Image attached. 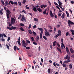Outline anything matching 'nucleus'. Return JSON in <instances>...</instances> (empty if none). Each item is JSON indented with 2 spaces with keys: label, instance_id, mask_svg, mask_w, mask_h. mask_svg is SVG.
<instances>
[{
  "label": "nucleus",
  "instance_id": "79ce46f5",
  "mask_svg": "<svg viewBox=\"0 0 74 74\" xmlns=\"http://www.w3.org/2000/svg\"><path fill=\"white\" fill-rule=\"evenodd\" d=\"M33 44L36 45H37V43H36L35 42H33Z\"/></svg>",
  "mask_w": 74,
  "mask_h": 74
},
{
  "label": "nucleus",
  "instance_id": "7ed1b4c3",
  "mask_svg": "<svg viewBox=\"0 0 74 74\" xmlns=\"http://www.w3.org/2000/svg\"><path fill=\"white\" fill-rule=\"evenodd\" d=\"M68 23L69 27H71V26H72L73 25H74V23H73V22L70 21V20H68Z\"/></svg>",
  "mask_w": 74,
  "mask_h": 74
},
{
  "label": "nucleus",
  "instance_id": "58836bf2",
  "mask_svg": "<svg viewBox=\"0 0 74 74\" xmlns=\"http://www.w3.org/2000/svg\"><path fill=\"white\" fill-rule=\"evenodd\" d=\"M34 20L35 21H38V19L37 18H34Z\"/></svg>",
  "mask_w": 74,
  "mask_h": 74
},
{
  "label": "nucleus",
  "instance_id": "49530a36",
  "mask_svg": "<svg viewBox=\"0 0 74 74\" xmlns=\"http://www.w3.org/2000/svg\"><path fill=\"white\" fill-rule=\"evenodd\" d=\"M2 34H3V36L4 37H7V36H6V35L4 33H3Z\"/></svg>",
  "mask_w": 74,
  "mask_h": 74
},
{
  "label": "nucleus",
  "instance_id": "1a4fd4ad",
  "mask_svg": "<svg viewBox=\"0 0 74 74\" xmlns=\"http://www.w3.org/2000/svg\"><path fill=\"white\" fill-rule=\"evenodd\" d=\"M58 34L60 36H61V35H62V32L60 31V30H58Z\"/></svg>",
  "mask_w": 74,
  "mask_h": 74
},
{
  "label": "nucleus",
  "instance_id": "0eeeda50",
  "mask_svg": "<svg viewBox=\"0 0 74 74\" xmlns=\"http://www.w3.org/2000/svg\"><path fill=\"white\" fill-rule=\"evenodd\" d=\"M65 59H67V60H70V57L69 56V55H67L64 58Z\"/></svg>",
  "mask_w": 74,
  "mask_h": 74
},
{
  "label": "nucleus",
  "instance_id": "ea45409f",
  "mask_svg": "<svg viewBox=\"0 0 74 74\" xmlns=\"http://www.w3.org/2000/svg\"><path fill=\"white\" fill-rule=\"evenodd\" d=\"M10 3H11V4H12V5H13V4H14V2H13V1H10Z\"/></svg>",
  "mask_w": 74,
  "mask_h": 74
},
{
  "label": "nucleus",
  "instance_id": "a211bd4d",
  "mask_svg": "<svg viewBox=\"0 0 74 74\" xmlns=\"http://www.w3.org/2000/svg\"><path fill=\"white\" fill-rule=\"evenodd\" d=\"M20 30H21L22 32H23L24 31V29H23V28L22 27H21L19 28Z\"/></svg>",
  "mask_w": 74,
  "mask_h": 74
},
{
  "label": "nucleus",
  "instance_id": "e433bc0d",
  "mask_svg": "<svg viewBox=\"0 0 74 74\" xmlns=\"http://www.w3.org/2000/svg\"><path fill=\"white\" fill-rule=\"evenodd\" d=\"M69 68L70 69H72V64H70L69 65Z\"/></svg>",
  "mask_w": 74,
  "mask_h": 74
},
{
  "label": "nucleus",
  "instance_id": "6e6552de",
  "mask_svg": "<svg viewBox=\"0 0 74 74\" xmlns=\"http://www.w3.org/2000/svg\"><path fill=\"white\" fill-rule=\"evenodd\" d=\"M58 4L59 5L58 6H60L62 5V3L59 0H58Z\"/></svg>",
  "mask_w": 74,
  "mask_h": 74
},
{
  "label": "nucleus",
  "instance_id": "c03bdc74",
  "mask_svg": "<svg viewBox=\"0 0 74 74\" xmlns=\"http://www.w3.org/2000/svg\"><path fill=\"white\" fill-rule=\"evenodd\" d=\"M6 46L8 49H10V47H9V46H8L7 44H6Z\"/></svg>",
  "mask_w": 74,
  "mask_h": 74
},
{
  "label": "nucleus",
  "instance_id": "c85d7f7f",
  "mask_svg": "<svg viewBox=\"0 0 74 74\" xmlns=\"http://www.w3.org/2000/svg\"><path fill=\"white\" fill-rule=\"evenodd\" d=\"M5 4H6L7 5H8L9 4L8 2V1H5Z\"/></svg>",
  "mask_w": 74,
  "mask_h": 74
},
{
  "label": "nucleus",
  "instance_id": "8fccbe9b",
  "mask_svg": "<svg viewBox=\"0 0 74 74\" xmlns=\"http://www.w3.org/2000/svg\"><path fill=\"white\" fill-rule=\"evenodd\" d=\"M49 26V28H50V29H53V28H52V27L51 26Z\"/></svg>",
  "mask_w": 74,
  "mask_h": 74
},
{
  "label": "nucleus",
  "instance_id": "412c9836",
  "mask_svg": "<svg viewBox=\"0 0 74 74\" xmlns=\"http://www.w3.org/2000/svg\"><path fill=\"white\" fill-rule=\"evenodd\" d=\"M40 38L41 39L42 38V34L40 33Z\"/></svg>",
  "mask_w": 74,
  "mask_h": 74
},
{
  "label": "nucleus",
  "instance_id": "4c0bfd02",
  "mask_svg": "<svg viewBox=\"0 0 74 74\" xmlns=\"http://www.w3.org/2000/svg\"><path fill=\"white\" fill-rule=\"evenodd\" d=\"M20 26H24V24L22 23L20 24Z\"/></svg>",
  "mask_w": 74,
  "mask_h": 74
},
{
  "label": "nucleus",
  "instance_id": "052dcab7",
  "mask_svg": "<svg viewBox=\"0 0 74 74\" xmlns=\"http://www.w3.org/2000/svg\"><path fill=\"white\" fill-rule=\"evenodd\" d=\"M47 7V5H44L43 4V7L44 8H46Z\"/></svg>",
  "mask_w": 74,
  "mask_h": 74
},
{
  "label": "nucleus",
  "instance_id": "cd10ccee",
  "mask_svg": "<svg viewBox=\"0 0 74 74\" xmlns=\"http://www.w3.org/2000/svg\"><path fill=\"white\" fill-rule=\"evenodd\" d=\"M1 3L3 5H5V3H4V1H3V0H1Z\"/></svg>",
  "mask_w": 74,
  "mask_h": 74
},
{
  "label": "nucleus",
  "instance_id": "4be33fe9",
  "mask_svg": "<svg viewBox=\"0 0 74 74\" xmlns=\"http://www.w3.org/2000/svg\"><path fill=\"white\" fill-rule=\"evenodd\" d=\"M43 12L44 15H45L47 12V9L45 10Z\"/></svg>",
  "mask_w": 74,
  "mask_h": 74
},
{
  "label": "nucleus",
  "instance_id": "0e129e2a",
  "mask_svg": "<svg viewBox=\"0 0 74 74\" xmlns=\"http://www.w3.org/2000/svg\"><path fill=\"white\" fill-rule=\"evenodd\" d=\"M53 65L54 66H55V67H56V64H55V62H54L53 63Z\"/></svg>",
  "mask_w": 74,
  "mask_h": 74
},
{
  "label": "nucleus",
  "instance_id": "dca6fc26",
  "mask_svg": "<svg viewBox=\"0 0 74 74\" xmlns=\"http://www.w3.org/2000/svg\"><path fill=\"white\" fill-rule=\"evenodd\" d=\"M33 10L34 11H35V12H37V9L36 8V7H34L33 9Z\"/></svg>",
  "mask_w": 74,
  "mask_h": 74
},
{
  "label": "nucleus",
  "instance_id": "72a5a7b5",
  "mask_svg": "<svg viewBox=\"0 0 74 74\" xmlns=\"http://www.w3.org/2000/svg\"><path fill=\"white\" fill-rule=\"evenodd\" d=\"M16 46L15 45V46H14V51H16Z\"/></svg>",
  "mask_w": 74,
  "mask_h": 74
},
{
  "label": "nucleus",
  "instance_id": "f3484780",
  "mask_svg": "<svg viewBox=\"0 0 74 74\" xmlns=\"http://www.w3.org/2000/svg\"><path fill=\"white\" fill-rule=\"evenodd\" d=\"M47 72H48V73H49H49H50L51 72V68H49L48 69Z\"/></svg>",
  "mask_w": 74,
  "mask_h": 74
},
{
  "label": "nucleus",
  "instance_id": "9b49d317",
  "mask_svg": "<svg viewBox=\"0 0 74 74\" xmlns=\"http://www.w3.org/2000/svg\"><path fill=\"white\" fill-rule=\"evenodd\" d=\"M22 18L23 19L24 21H25V22H26V19H25V16L24 15H22Z\"/></svg>",
  "mask_w": 74,
  "mask_h": 74
},
{
  "label": "nucleus",
  "instance_id": "aec40b11",
  "mask_svg": "<svg viewBox=\"0 0 74 74\" xmlns=\"http://www.w3.org/2000/svg\"><path fill=\"white\" fill-rule=\"evenodd\" d=\"M62 66L63 67H67V65H66V64L64 63L62 64Z\"/></svg>",
  "mask_w": 74,
  "mask_h": 74
},
{
  "label": "nucleus",
  "instance_id": "3c124183",
  "mask_svg": "<svg viewBox=\"0 0 74 74\" xmlns=\"http://www.w3.org/2000/svg\"><path fill=\"white\" fill-rule=\"evenodd\" d=\"M18 5H19L20 6L21 5V2L18 1Z\"/></svg>",
  "mask_w": 74,
  "mask_h": 74
},
{
  "label": "nucleus",
  "instance_id": "39448f33",
  "mask_svg": "<svg viewBox=\"0 0 74 74\" xmlns=\"http://www.w3.org/2000/svg\"><path fill=\"white\" fill-rule=\"evenodd\" d=\"M11 23L12 25H14L15 23V20L14 18H11Z\"/></svg>",
  "mask_w": 74,
  "mask_h": 74
},
{
  "label": "nucleus",
  "instance_id": "423d86ee",
  "mask_svg": "<svg viewBox=\"0 0 74 74\" xmlns=\"http://www.w3.org/2000/svg\"><path fill=\"white\" fill-rule=\"evenodd\" d=\"M45 36H46V37H48V36H50V35H49V32H47V31L45 32Z\"/></svg>",
  "mask_w": 74,
  "mask_h": 74
},
{
  "label": "nucleus",
  "instance_id": "f704fd0d",
  "mask_svg": "<svg viewBox=\"0 0 74 74\" xmlns=\"http://www.w3.org/2000/svg\"><path fill=\"white\" fill-rule=\"evenodd\" d=\"M39 40V37H38V36H37L36 37V41H38Z\"/></svg>",
  "mask_w": 74,
  "mask_h": 74
},
{
  "label": "nucleus",
  "instance_id": "6ab92c4d",
  "mask_svg": "<svg viewBox=\"0 0 74 74\" xmlns=\"http://www.w3.org/2000/svg\"><path fill=\"white\" fill-rule=\"evenodd\" d=\"M66 51L67 53H68L69 52V48L68 47H66Z\"/></svg>",
  "mask_w": 74,
  "mask_h": 74
},
{
  "label": "nucleus",
  "instance_id": "bb28decb",
  "mask_svg": "<svg viewBox=\"0 0 74 74\" xmlns=\"http://www.w3.org/2000/svg\"><path fill=\"white\" fill-rule=\"evenodd\" d=\"M56 41H55L53 43V46H56Z\"/></svg>",
  "mask_w": 74,
  "mask_h": 74
},
{
  "label": "nucleus",
  "instance_id": "7c9ffc66",
  "mask_svg": "<svg viewBox=\"0 0 74 74\" xmlns=\"http://www.w3.org/2000/svg\"><path fill=\"white\" fill-rule=\"evenodd\" d=\"M0 40H1L2 41H5V39L4 38H0Z\"/></svg>",
  "mask_w": 74,
  "mask_h": 74
},
{
  "label": "nucleus",
  "instance_id": "603ef678",
  "mask_svg": "<svg viewBox=\"0 0 74 74\" xmlns=\"http://www.w3.org/2000/svg\"><path fill=\"white\" fill-rule=\"evenodd\" d=\"M30 28H31V24H30L29 25L28 29L29 30V29H30Z\"/></svg>",
  "mask_w": 74,
  "mask_h": 74
},
{
  "label": "nucleus",
  "instance_id": "338daca9",
  "mask_svg": "<svg viewBox=\"0 0 74 74\" xmlns=\"http://www.w3.org/2000/svg\"><path fill=\"white\" fill-rule=\"evenodd\" d=\"M49 32H50V33H51V32H52V30L51 29H49Z\"/></svg>",
  "mask_w": 74,
  "mask_h": 74
},
{
  "label": "nucleus",
  "instance_id": "774afa93",
  "mask_svg": "<svg viewBox=\"0 0 74 74\" xmlns=\"http://www.w3.org/2000/svg\"><path fill=\"white\" fill-rule=\"evenodd\" d=\"M70 31H71V32H72V33H73V32L74 33V30H73L71 29L70 30Z\"/></svg>",
  "mask_w": 74,
  "mask_h": 74
},
{
  "label": "nucleus",
  "instance_id": "20e7f679",
  "mask_svg": "<svg viewBox=\"0 0 74 74\" xmlns=\"http://www.w3.org/2000/svg\"><path fill=\"white\" fill-rule=\"evenodd\" d=\"M7 28L8 29H9L10 30H12V29H14V30L16 29V27L14 26H12L10 28L9 27H7Z\"/></svg>",
  "mask_w": 74,
  "mask_h": 74
},
{
  "label": "nucleus",
  "instance_id": "a878e982",
  "mask_svg": "<svg viewBox=\"0 0 74 74\" xmlns=\"http://www.w3.org/2000/svg\"><path fill=\"white\" fill-rule=\"evenodd\" d=\"M17 42H18V44L20 46H21V42H20V41H17Z\"/></svg>",
  "mask_w": 74,
  "mask_h": 74
},
{
  "label": "nucleus",
  "instance_id": "9d476101",
  "mask_svg": "<svg viewBox=\"0 0 74 74\" xmlns=\"http://www.w3.org/2000/svg\"><path fill=\"white\" fill-rule=\"evenodd\" d=\"M37 10L40 12H42V9L39 8H37Z\"/></svg>",
  "mask_w": 74,
  "mask_h": 74
},
{
  "label": "nucleus",
  "instance_id": "4d7b16f0",
  "mask_svg": "<svg viewBox=\"0 0 74 74\" xmlns=\"http://www.w3.org/2000/svg\"><path fill=\"white\" fill-rule=\"evenodd\" d=\"M50 16H51L52 18H53V16H54V15H53V14H50Z\"/></svg>",
  "mask_w": 74,
  "mask_h": 74
},
{
  "label": "nucleus",
  "instance_id": "393cba45",
  "mask_svg": "<svg viewBox=\"0 0 74 74\" xmlns=\"http://www.w3.org/2000/svg\"><path fill=\"white\" fill-rule=\"evenodd\" d=\"M12 23H11V22H10L9 24V27L12 26Z\"/></svg>",
  "mask_w": 74,
  "mask_h": 74
},
{
  "label": "nucleus",
  "instance_id": "5701e85b",
  "mask_svg": "<svg viewBox=\"0 0 74 74\" xmlns=\"http://www.w3.org/2000/svg\"><path fill=\"white\" fill-rule=\"evenodd\" d=\"M43 38H44L45 40H47V37L45 36H43Z\"/></svg>",
  "mask_w": 74,
  "mask_h": 74
},
{
  "label": "nucleus",
  "instance_id": "a19ab883",
  "mask_svg": "<svg viewBox=\"0 0 74 74\" xmlns=\"http://www.w3.org/2000/svg\"><path fill=\"white\" fill-rule=\"evenodd\" d=\"M26 0H23V2L22 3L23 4H25V3H26Z\"/></svg>",
  "mask_w": 74,
  "mask_h": 74
},
{
  "label": "nucleus",
  "instance_id": "5fc2aeb1",
  "mask_svg": "<svg viewBox=\"0 0 74 74\" xmlns=\"http://www.w3.org/2000/svg\"><path fill=\"white\" fill-rule=\"evenodd\" d=\"M61 42L62 43H63V39L61 38Z\"/></svg>",
  "mask_w": 74,
  "mask_h": 74
},
{
  "label": "nucleus",
  "instance_id": "473e14b6",
  "mask_svg": "<svg viewBox=\"0 0 74 74\" xmlns=\"http://www.w3.org/2000/svg\"><path fill=\"white\" fill-rule=\"evenodd\" d=\"M58 36H60L58 34H57V35L55 36L54 37L55 38H57Z\"/></svg>",
  "mask_w": 74,
  "mask_h": 74
},
{
  "label": "nucleus",
  "instance_id": "680f3d73",
  "mask_svg": "<svg viewBox=\"0 0 74 74\" xmlns=\"http://www.w3.org/2000/svg\"><path fill=\"white\" fill-rule=\"evenodd\" d=\"M36 27H37V26L36 25H35L33 27V29H35V28H36Z\"/></svg>",
  "mask_w": 74,
  "mask_h": 74
},
{
  "label": "nucleus",
  "instance_id": "37998d69",
  "mask_svg": "<svg viewBox=\"0 0 74 74\" xmlns=\"http://www.w3.org/2000/svg\"><path fill=\"white\" fill-rule=\"evenodd\" d=\"M69 34V33L68 32H67L66 34V36H67Z\"/></svg>",
  "mask_w": 74,
  "mask_h": 74
},
{
  "label": "nucleus",
  "instance_id": "b1692460",
  "mask_svg": "<svg viewBox=\"0 0 74 74\" xmlns=\"http://www.w3.org/2000/svg\"><path fill=\"white\" fill-rule=\"evenodd\" d=\"M66 13L67 14V17H69V13L67 12V11H66Z\"/></svg>",
  "mask_w": 74,
  "mask_h": 74
},
{
  "label": "nucleus",
  "instance_id": "864d4df0",
  "mask_svg": "<svg viewBox=\"0 0 74 74\" xmlns=\"http://www.w3.org/2000/svg\"><path fill=\"white\" fill-rule=\"evenodd\" d=\"M26 49H30V48L29 47H26Z\"/></svg>",
  "mask_w": 74,
  "mask_h": 74
},
{
  "label": "nucleus",
  "instance_id": "c9c22d12",
  "mask_svg": "<svg viewBox=\"0 0 74 74\" xmlns=\"http://www.w3.org/2000/svg\"><path fill=\"white\" fill-rule=\"evenodd\" d=\"M28 32L30 34H32V31L29 30L28 31Z\"/></svg>",
  "mask_w": 74,
  "mask_h": 74
},
{
  "label": "nucleus",
  "instance_id": "bf43d9fd",
  "mask_svg": "<svg viewBox=\"0 0 74 74\" xmlns=\"http://www.w3.org/2000/svg\"><path fill=\"white\" fill-rule=\"evenodd\" d=\"M13 4H14V5H17L18 4V3L16 2H14L13 3Z\"/></svg>",
  "mask_w": 74,
  "mask_h": 74
},
{
  "label": "nucleus",
  "instance_id": "a18cd8bd",
  "mask_svg": "<svg viewBox=\"0 0 74 74\" xmlns=\"http://www.w3.org/2000/svg\"><path fill=\"white\" fill-rule=\"evenodd\" d=\"M54 4L56 5H58V6H59V5H58V4L57 3L55 2H54Z\"/></svg>",
  "mask_w": 74,
  "mask_h": 74
},
{
  "label": "nucleus",
  "instance_id": "2f4dec72",
  "mask_svg": "<svg viewBox=\"0 0 74 74\" xmlns=\"http://www.w3.org/2000/svg\"><path fill=\"white\" fill-rule=\"evenodd\" d=\"M40 32L41 33H43L44 32V30H43V29L42 28V29L40 30Z\"/></svg>",
  "mask_w": 74,
  "mask_h": 74
},
{
  "label": "nucleus",
  "instance_id": "69168bd1",
  "mask_svg": "<svg viewBox=\"0 0 74 74\" xmlns=\"http://www.w3.org/2000/svg\"><path fill=\"white\" fill-rule=\"evenodd\" d=\"M54 32H56V28L55 27L54 28Z\"/></svg>",
  "mask_w": 74,
  "mask_h": 74
},
{
  "label": "nucleus",
  "instance_id": "f03ea898",
  "mask_svg": "<svg viewBox=\"0 0 74 74\" xmlns=\"http://www.w3.org/2000/svg\"><path fill=\"white\" fill-rule=\"evenodd\" d=\"M6 12L7 17V18L8 19H9V17H10V16H9V14H11V12H10V10H6Z\"/></svg>",
  "mask_w": 74,
  "mask_h": 74
},
{
  "label": "nucleus",
  "instance_id": "4468645a",
  "mask_svg": "<svg viewBox=\"0 0 74 74\" xmlns=\"http://www.w3.org/2000/svg\"><path fill=\"white\" fill-rule=\"evenodd\" d=\"M71 62V60H67V61H65L64 62V63H67V64L68 63H69V62Z\"/></svg>",
  "mask_w": 74,
  "mask_h": 74
},
{
  "label": "nucleus",
  "instance_id": "13d9d810",
  "mask_svg": "<svg viewBox=\"0 0 74 74\" xmlns=\"http://www.w3.org/2000/svg\"><path fill=\"white\" fill-rule=\"evenodd\" d=\"M61 44L62 45H63L64 48H65V46H64V44L63 43H61Z\"/></svg>",
  "mask_w": 74,
  "mask_h": 74
},
{
  "label": "nucleus",
  "instance_id": "09e8293b",
  "mask_svg": "<svg viewBox=\"0 0 74 74\" xmlns=\"http://www.w3.org/2000/svg\"><path fill=\"white\" fill-rule=\"evenodd\" d=\"M33 34H34V35H36V34H36V32H34V31H33V32H32Z\"/></svg>",
  "mask_w": 74,
  "mask_h": 74
},
{
  "label": "nucleus",
  "instance_id": "f8f14e48",
  "mask_svg": "<svg viewBox=\"0 0 74 74\" xmlns=\"http://www.w3.org/2000/svg\"><path fill=\"white\" fill-rule=\"evenodd\" d=\"M64 16H65V13H63L62 16H61V18H62V19L64 18Z\"/></svg>",
  "mask_w": 74,
  "mask_h": 74
},
{
  "label": "nucleus",
  "instance_id": "c756f323",
  "mask_svg": "<svg viewBox=\"0 0 74 74\" xmlns=\"http://www.w3.org/2000/svg\"><path fill=\"white\" fill-rule=\"evenodd\" d=\"M31 39H32V41H35V40H34V38L33 37H31Z\"/></svg>",
  "mask_w": 74,
  "mask_h": 74
},
{
  "label": "nucleus",
  "instance_id": "2eb2a0df",
  "mask_svg": "<svg viewBox=\"0 0 74 74\" xmlns=\"http://www.w3.org/2000/svg\"><path fill=\"white\" fill-rule=\"evenodd\" d=\"M57 49L58 50V51L60 52V53H61V52H62V51H61V49H60L59 48L57 47Z\"/></svg>",
  "mask_w": 74,
  "mask_h": 74
},
{
  "label": "nucleus",
  "instance_id": "de8ad7c7",
  "mask_svg": "<svg viewBox=\"0 0 74 74\" xmlns=\"http://www.w3.org/2000/svg\"><path fill=\"white\" fill-rule=\"evenodd\" d=\"M11 40V38H10V37H9L8 38V40H7L8 41L9 40Z\"/></svg>",
  "mask_w": 74,
  "mask_h": 74
},
{
  "label": "nucleus",
  "instance_id": "e2e57ef3",
  "mask_svg": "<svg viewBox=\"0 0 74 74\" xmlns=\"http://www.w3.org/2000/svg\"><path fill=\"white\" fill-rule=\"evenodd\" d=\"M40 7H41V8H43V7H44L43 4H42V5H41Z\"/></svg>",
  "mask_w": 74,
  "mask_h": 74
},
{
  "label": "nucleus",
  "instance_id": "ddd939ff",
  "mask_svg": "<svg viewBox=\"0 0 74 74\" xmlns=\"http://www.w3.org/2000/svg\"><path fill=\"white\" fill-rule=\"evenodd\" d=\"M70 51H71V53H74V50H73V49L72 48H71L70 49Z\"/></svg>",
  "mask_w": 74,
  "mask_h": 74
},
{
  "label": "nucleus",
  "instance_id": "6e6d98bb",
  "mask_svg": "<svg viewBox=\"0 0 74 74\" xmlns=\"http://www.w3.org/2000/svg\"><path fill=\"white\" fill-rule=\"evenodd\" d=\"M57 28H59V27H60V25H57Z\"/></svg>",
  "mask_w": 74,
  "mask_h": 74
},
{
  "label": "nucleus",
  "instance_id": "f257e3e1",
  "mask_svg": "<svg viewBox=\"0 0 74 74\" xmlns=\"http://www.w3.org/2000/svg\"><path fill=\"white\" fill-rule=\"evenodd\" d=\"M26 43L24 40H23L22 41V46L24 47H26V46L28 45V44L26 43H28V44H30V41L27 40H26Z\"/></svg>",
  "mask_w": 74,
  "mask_h": 74
}]
</instances>
